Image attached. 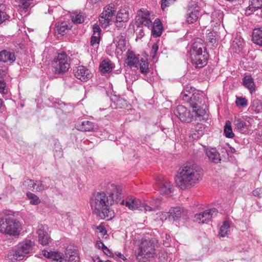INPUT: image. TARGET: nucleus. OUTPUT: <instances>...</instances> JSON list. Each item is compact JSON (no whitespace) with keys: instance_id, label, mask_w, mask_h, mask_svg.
Instances as JSON below:
<instances>
[{"instance_id":"obj_19","label":"nucleus","mask_w":262,"mask_h":262,"mask_svg":"<svg viewBox=\"0 0 262 262\" xmlns=\"http://www.w3.org/2000/svg\"><path fill=\"white\" fill-rule=\"evenodd\" d=\"M159 187V191L162 194H169L173 191L172 184L165 180H159L157 182Z\"/></svg>"},{"instance_id":"obj_31","label":"nucleus","mask_w":262,"mask_h":262,"mask_svg":"<svg viewBox=\"0 0 262 262\" xmlns=\"http://www.w3.org/2000/svg\"><path fill=\"white\" fill-rule=\"evenodd\" d=\"M53 152L55 158H60L63 156L62 146L58 139L54 140Z\"/></svg>"},{"instance_id":"obj_27","label":"nucleus","mask_w":262,"mask_h":262,"mask_svg":"<svg viewBox=\"0 0 262 262\" xmlns=\"http://www.w3.org/2000/svg\"><path fill=\"white\" fill-rule=\"evenodd\" d=\"M252 40L254 43L262 46V29L259 28L253 30Z\"/></svg>"},{"instance_id":"obj_9","label":"nucleus","mask_w":262,"mask_h":262,"mask_svg":"<svg viewBox=\"0 0 262 262\" xmlns=\"http://www.w3.org/2000/svg\"><path fill=\"white\" fill-rule=\"evenodd\" d=\"M155 254L154 244L149 240L142 241L138 250L137 257L150 258Z\"/></svg>"},{"instance_id":"obj_13","label":"nucleus","mask_w":262,"mask_h":262,"mask_svg":"<svg viewBox=\"0 0 262 262\" xmlns=\"http://www.w3.org/2000/svg\"><path fill=\"white\" fill-rule=\"evenodd\" d=\"M112 191L108 194L110 201H113L112 205L118 203L121 200L122 188L121 186L112 184L111 185Z\"/></svg>"},{"instance_id":"obj_43","label":"nucleus","mask_w":262,"mask_h":262,"mask_svg":"<svg viewBox=\"0 0 262 262\" xmlns=\"http://www.w3.org/2000/svg\"><path fill=\"white\" fill-rule=\"evenodd\" d=\"M235 104L237 107L244 108L248 105V101L245 97L242 96H236Z\"/></svg>"},{"instance_id":"obj_4","label":"nucleus","mask_w":262,"mask_h":262,"mask_svg":"<svg viewBox=\"0 0 262 262\" xmlns=\"http://www.w3.org/2000/svg\"><path fill=\"white\" fill-rule=\"evenodd\" d=\"M191 62L196 68H201L207 63L209 55L201 38H196L194 40L190 50Z\"/></svg>"},{"instance_id":"obj_55","label":"nucleus","mask_w":262,"mask_h":262,"mask_svg":"<svg viewBox=\"0 0 262 262\" xmlns=\"http://www.w3.org/2000/svg\"><path fill=\"white\" fill-rule=\"evenodd\" d=\"M128 10H129V9L127 7L122 8L121 9H120V10L117 13L116 16H121L124 15H129V13Z\"/></svg>"},{"instance_id":"obj_37","label":"nucleus","mask_w":262,"mask_h":262,"mask_svg":"<svg viewBox=\"0 0 262 262\" xmlns=\"http://www.w3.org/2000/svg\"><path fill=\"white\" fill-rule=\"evenodd\" d=\"M139 66L140 68V71L142 74L146 75L149 72V62H148V60L147 59H144L143 58L140 59Z\"/></svg>"},{"instance_id":"obj_28","label":"nucleus","mask_w":262,"mask_h":262,"mask_svg":"<svg viewBox=\"0 0 262 262\" xmlns=\"http://www.w3.org/2000/svg\"><path fill=\"white\" fill-rule=\"evenodd\" d=\"M243 83L246 88L249 90L251 93L255 91V85L253 78L251 75L245 76L243 78Z\"/></svg>"},{"instance_id":"obj_56","label":"nucleus","mask_w":262,"mask_h":262,"mask_svg":"<svg viewBox=\"0 0 262 262\" xmlns=\"http://www.w3.org/2000/svg\"><path fill=\"white\" fill-rule=\"evenodd\" d=\"M155 209H156L155 207L152 208V207L147 205L144 202H143L140 210L142 211H144L145 212H146L147 211H151L155 210Z\"/></svg>"},{"instance_id":"obj_35","label":"nucleus","mask_w":262,"mask_h":262,"mask_svg":"<svg viewBox=\"0 0 262 262\" xmlns=\"http://www.w3.org/2000/svg\"><path fill=\"white\" fill-rule=\"evenodd\" d=\"M219 35L215 31H210L206 35V39L209 42L212 43L213 47H216L217 45L219 39Z\"/></svg>"},{"instance_id":"obj_44","label":"nucleus","mask_w":262,"mask_h":262,"mask_svg":"<svg viewBox=\"0 0 262 262\" xmlns=\"http://www.w3.org/2000/svg\"><path fill=\"white\" fill-rule=\"evenodd\" d=\"M113 18V23H114L116 26L118 28L123 27V23L128 20V17H111Z\"/></svg>"},{"instance_id":"obj_7","label":"nucleus","mask_w":262,"mask_h":262,"mask_svg":"<svg viewBox=\"0 0 262 262\" xmlns=\"http://www.w3.org/2000/svg\"><path fill=\"white\" fill-rule=\"evenodd\" d=\"M52 65L56 74H63L70 68V58L65 52L58 53L53 59Z\"/></svg>"},{"instance_id":"obj_30","label":"nucleus","mask_w":262,"mask_h":262,"mask_svg":"<svg viewBox=\"0 0 262 262\" xmlns=\"http://www.w3.org/2000/svg\"><path fill=\"white\" fill-rule=\"evenodd\" d=\"M200 121L195 122L196 125L194 127L192 128L193 135L196 136V138H200L202 137L205 133V125L201 123H199Z\"/></svg>"},{"instance_id":"obj_53","label":"nucleus","mask_w":262,"mask_h":262,"mask_svg":"<svg viewBox=\"0 0 262 262\" xmlns=\"http://www.w3.org/2000/svg\"><path fill=\"white\" fill-rule=\"evenodd\" d=\"M198 18L199 17H186L185 21L183 22V26H186L188 25L195 23Z\"/></svg>"},{"instance_id":"obj_47","label":"nucleus","mask_w":262,"mask_h":262,"mask_svg":"<svg viewBox=\"0 0 262 262\" xmlns=\"http://www.w3.org/2000/svg\"><path fill=\"white\" fill-rule=\"evenodd\" d=\"M100 35H92L91 37L90 44L93 47H96L97 48L100 41Z\"/></svg>"},{"instance_id":"obj_10","label":"nucleus","mask_w":262,"mask_h":262,"mask_svg":"<svg viewBox=\"0 0 262 262\" xmlns=\"http://www.w3.org/2000/svg\"><path fill=\"white\" fill-rule=\"evenodd\" d=\"M218 210L215 208L206 210L203 212L196 214L194 216V221L198 223H207L211 218L217 215Z\"/></svg>"},{"instance_id":"obj_60","label":"nucleus","mask_w":262,"mask_h":262,"mask_svg":"<svg viewBox=\"0 0 262 262\" xmlns=\"http://www.w3.org/2000/svg\"><path fill=\"white\" fill-rule=\"evenodd\" d=\"M149 15L148 11L146 9H141L137 12L136 16H148Z\"/></svg>"},{"instance_id":"obj_20","label":"nucleus","mask_w":262,"mask_h":262,"mask_svg":"<svg viewBox=\"0 0 262 262\" xmlns=\"http://www.w3.org/2000/svg\"><path fill=\"white\" fill-rule=\"evenodd\" d=\"M16 60L14 53L7 50L0 51V61L4 63H13Z\"/></svg>"},{"instance_id":"obj_38","label":"nucleus","mask_w":262,"mask_h":262,"mask_svg":"<svg viewBox=\"0 0 262 262\" xmlns=\"http://www.w3.org/2000/svg\"><path fill=\"white\" fill-rule=\"evenodd\" d=\"M230 228L229 222L227 221H225L223 222V225L220 227V231L219 232V235L220 237H225L229 234Z\"/></svg>"},{"instance_id":"obj_63","label":"nucleus","mask_w":262,"mask_h":262,"mask_svg":"<svg viewBox=\"0 0 262 262\" xmlns=\"http://www.w3.org/2000/svg\"><path fill=\"white\" fill-rule=\"evenodd\" d=\"M252 193L255 196L261 198V194H262V188H257L254 189L253 190Z\"/></svg>"},{"instance_id":"obj_45","label":"nucleus","mask_w":262,"mask_h":262,"mask_svg":"<svg viewBox=\"0 0 262 262\" xmlns=\"http://www.w3.org/2000/svg\"><path fill=\"white\" fill-rule=\"evenodd\" d=\"M99 21L102 27L106 28L107 26L111 25L113 23V18L111 17H99Z\"/></svg>"},{"instance_id":"obj_42","label":"nucleus","mask_w":262,"mask_h":262,"mask_svg":"<svg viewBox=\"0 0 262 262\" xmlns=\"http://www.w3.org/2000/svg\"><path fill=\"white\" fill-rule=\"evenodd\" d=\"M116 50H120L121 52L125 51L126 50V39L123 36H121L116 45Z\"/></svg>"},{"instance_id":"obj_11","label":"nucleus","mask_w":262,"mask_h":262,"mask_svg":"<svg viewBox=\"0 0 262 262\" xmlns=\"http://www.w3.org/2000/svg\"><path fill=\"white\" fill-rule=\"evenodd\" d=\"M73 72L75 77L81 81H87L93 76L91 71L83 66L73 67Z\"/></svg>"},{"instance_id":"obj_12","label":"nucleus","mask_w":262,"mask_h":262,"mask_svg":"<svg viewBox=\"0 0 262 262\" xmlns=\"http://www.w3.org/2000/svg\"><path fill=\"white\" fill-rule=\"evenodd\" d=\"M43 255L55 262H67L68 256L58 251H42Z\"/></svg>"},{"instance_id":"obj_58","label":"nucleus","mask_w":262,"mask_h":262,"mask_svg":"<svg viewBox=\"0 0 262 262\" xmlns=\"http://www.w3.org/2000/svg\"><path fill=\"white\" fill-rule=\"evenodd\" d=\"M101 32V29L99 25L96 23L93 26V35H100V33Z\"/></svg>"},{"instance_id":"obj_5","label":"nucleus","mask_w":262,"mask_h":262,"mask_svg":"<svg viewBox=\"0 0 262 262\" xmlns=\"http://www.w3.org/2000/svg\"><path fill=\"white\" fill-rule=\"evenodd\" d=\"M32 246L33 243L30 240L20 243L14 249L9 251L7 257L11 260H23L29 254Z\"/></svg>"},{"instance_id":"obj_61","label":"nucleus","mask_w":262,"mask_h":262,"mask_svg":"<svg viewBox=\"0 0 262 262\" xmlns=\"http://www.w3.org/2000/svg\"><path fill=\"white\" fill-rule=\"evenodd\" d=\"M70 15L72 16H83L84 14L80 10H75L70 11Z\"/></svg>"},{"instance_id":"obj_3","label":"nucleus","mask_w":262,"mask_h":262,"mask_svg":"<svg viewBox=\"0 0 262 262\" xmlns=\"http://www.w3.org/2000/svg\"><path fill=\"white\" fill-rule=\"evenodd\" d=\"M191 89V86H187L181 92V97L184 101L189 103L193 113L195 114V117L204 118L207 120L208 115L205 98L199 92H191L190 91Z\"/></svg>"},{"instance_id":"obj_50","label":"nucleus","mask_w":262,"mask_h":262,"mask_svg":"<svg viewBox=\"0 0 262 262\" xmlns=\"http://www.w3.org/2000/svg\"><path fill=\"white\" fill-rule=\"evenodd\" d=\"M99 244H101L102 251L105 255L111 257H114L113 253L102 242H100Z\"/></svg>"},{"instance_id":"obj_18","label":"nucleus","mask_w":262,"mask_h":262,"mask_svg":"<svg viewBox=\"0 0 262 262\" xmlns=\"http://www.w3.org/2000/svg\"><path fill=\"white\" fill-rule=\"evenodd\" d=\"M111 106L114 109L122 108L127 106V101L120 96L114 95L111 98Z\"/></svg>"},{"instance_id":"obj_17","label":"nucleus","mask_w":262,"mask_h":262,"mask_svg":"<svg viewBox=\"0 0 262 262\" xmlns=\"http://www.w3.org/2000/svg\"><path fill=\"white\" fill-rule=\"evenodd\" d=\"M140 55H136L135 53L128 50L127 52V59L126 62L130 68H138L139 63L140 61L139 59Z\"/></svg>"},{"instance_id":"obj_54","label":"nucleus","mask_w":262,"mask_h":262,"mask_svg":"<svg viewBox=\"0 0 262 262\" xmlns=\"http://www.w3.org/2000/svg\"><path fill=\"white\" fill-rule=\"evenodd\" d=\"M175 0H162L161 8L163 10H165L167 7L174 3Z\"/></svg>"},{"instance_id":"obj_29","label":"nucleus","mask_w":262,"mask_h":262,"mask_svg":"<svg viewBox=\"0 0 262 262\" xmlns=\"http://www.w3.org/2000/svg\"><path fill=\"white\" fill-rule=\"evenodd\" d=\"M117 12V8L114 4H110L106 5L102 13V16H114Z\"/></svg>"},{"instance_id":"obj_14","label":"nucleus","mask_w":262,"mask_h":262,"mask_svg":"<svg viewBox=\"0 0 262 262\" xmlns=\"http://www.w3.org/2000/svg\"><path fill=\"white\" fill-rule=\"evenodd\" d=\"M151 34L154 38L160 37L164 31L163 25L160 19L157 17L153 23L151 27Z\"/></svg>"},{"instance_id":"obj_64","label":"nucleus","mask_w":262,"mask_h":262,"mask_svg":"<svg viewBox=\"0 0 262 262\" xmlns=\"http://www.w3.org/2000/svg\"><path fill=\"white\" fill-rule=\"evenodd\" d=\"M96 228L99 230V232L102 233V235L106 234L107 231L105 227L101 225H100L96 227Z\"/></svg>"},{"instance_id":"obj_16","label":"nucleus","mask_w":262,"mask_h":262,"mask_svg":"<svg viewBox=\"0 0 262 262\" xmlns=\"http://www.w3.org/2000/svg\"><path fill=\"white\" fill-rule=\"evenodd\" d=\"M38 237V241L40 244L46 246L51 242V237L45 229V226L40 225L37 231Z\"/></svg>"},{"instance_id":"obj_6","label":"nucleus","mask_w":262,"mask_h":262,"mask_svg":"<svg viewBox=\"0 0 262 262\" xmlns=\"http://www.w3.org/2000/svg\"><path fill=\"white\" fill-rule=\"evenodd\" d=\"M19 232L20 224L16 219L10 217L0 218V232L16 236Z\"/></svg>"},{"instance_id":"obj_62","label":"nucleus","mask_w":262,"mask_h":262,"mask_svg":"<svg viewBox=\"0 0 262 262\" xmlns=\"http://www.w3.org/2000/svg\"><path fill=\"white\" fill-rule=\"evenodd\" d=\"M72 21L75 24H81L84 22V17H72Z\"/></svg>"},{"instance_id":"obj_2","label":"nucleus","mask_w":262,"mask_h":262,"mask_svg":"<svg viewBox=\"0 0 262 262\" xmlns=\"http://www.w3.org/2000/svg\"><path fill=\"white\" fill-rule=\"evenodd\" d=\"M203 173L199 167L187 163L181 167L176 176L175 182L181 189L191 188L202 179Z\"/></svg>"},{"instance_id":"obj_41","label":"nucleus","mask_w":262,"mask_h":262,"mask_svg":"<svg viewBox=\"0 0 262 262\" xmlns=\"http://www.w3.org/2000/svg\"><path fill=\"white\" fill-rule=\"evenodd\" d=\"M27 198L30 200L31 205H36L40 203L39 198L34 193L31 192H28L26 193Z\"/></svg>"},{"instance_id":"obj_15","label":"nucleus","mask_w":262,"mask_h":262,"mask_svg":"<svg viewBox=\"0 0 262 262\" xmlns=\"http://www.w3.org/2000/svg\"><path fill=\"white\" fill-rule=\"evenodd\" d=\"M77 128L82 132H94L98 129L96 124L89 120L79 122L76 124Z\"/></svg>"},{"instance_id":"obj_46","label":"nucleus","mask_w":262,"mask_h":262,"mask_svg":"<svg viewBox=\"0 0 262 262\" xmlns=\"http://www.w3.org/2000/svg\"><path fill=\"white\" fill-rule=\"evenodd\" d=\"M36 182L32 179H27L25 180L23 183L24 185L27 186V188L31 191H33L36 189Z\"/></svg>"},{"instance_id":"obj_21","label":"nucleus","mask_w":262,"mask_h":262,"mask_svg":"<svg viewBox=\"0 0 262 262\" xmlns=\"http://www.w3.org/2000/svg\"><path fill=\"white\" fill-rule=\"evenodd\" d=\"M205 152L209 160L212 162L216 164L220 162V155L215 148H207Z\"/></svg>"},{"instance_id":"obj_1","label":"nucleus","mask_w":262,"mask_h":262,"mask_svg":"<svg viewBox=\"0 0 262 262\" xmlns=\"http://www.w3.org/2000/svg\"><path fill=\"white\" fill-rule=\"evenodd\" d=\"M113 202L103 191L95 192L90 199L93 214L98 218L106 221H110L115 216L114 211L110 208Z\"/></svg>"},{"instance_id":"obj_51","label":"nucleus","mask_w":262,"mask_h":262,"mask_svg":"<svg viewBox=\"0 0 262 262\" xmlns=\"http://www.w3.org/2000/svg\"><path fill=\"white\" fill-rule=\"evenodd\" d=\"M236 40L233 41V46L234 48L237 47V50L236 51L241 52L243 48V45L244 44V40L242 39V40L239 39L238 42L237 41V39Z\"/></svg>"},{"instance_id":"obj_32","label":"nucleus","mask_w":262,"mask_h":262,"mask_svg":"<svg viewBox=\"0 0 262 262\" xmlns=\"http://www.w3.org/2000/svg\"><path fill=\"white\" fill-rule=\"evenodd\" d=\"M56 107L61 110L62 113L64 114L70 113L73 110V106L70 104L66 103L62 101H58Z\"/></svg>"},{"instance_id":"obj_8","label":"nucleus","mask_w":262,"mask_h":262,"mask_svg":"<svg viewBox=\"0 0 262 262\" xmlns=\"http://www.w3.org/2000/svg\"><path fill=\"white\" fill-rule=\"evenodd\" d=\"M174 114L179 120L185 123H190L192 121H206L204 118H198L195 117V114L191 112L190 110L182 105H178L174 110Z\"/></svg>"},{"instance_id":"obj_26","label":"nucleus","mask_w":262,"mask_h":262,"mask_svg":"<svg viewBox=\"0 0 262 262\" xmlns=\"http://www.w3.org/2000/svg\"><path fill=\"white\" fill-rule=\"evenodd\" d=\"M262 7V1L261 0H252L250 4L246 10V14L250 15L253 13L252 12L258 10Z\"/></svg>"},{"instance_id":"obj_57","label":"nucleus","mask_w":262,"mask_h":262,"mask_svg":"<svg viewBox=\"0 0 262 262\" xmlns=\"http://www.w3.org/2000/svg\"><path fill=\"white\" fill-rule=\"evenodd\" d=\"M67 262H79V257L76 253L71 254L69 256L68 259L67 258Z\"/></svg>"},{"instance_id":"obj_39","label":"nucleus","mask_w":262,"mask_h":262,"mask_svg":"<svg viewBox=\"0 0 262 262\" xmlns=\"http://www.w3.org/2000/svg\"><path fill=\"white\" fill-rule=\"evenodd\" d=\"M200 8L196 5L189 6L187 11L188 16H198L200 15Z\"/></svg>"},{"instance_id":"obj_40","label":"nucleus","mask_w":262,"mask_h":262,"mask_svg":"<svg viewBox=\"0 0 262 262\" xmlns=\"http://www.w3.org/2000/svg\"><path fill=\"white\" fill-rule=\"evenodd\" d=\"M234 123L235 128L238 130L243 131L244 129H247V123L242 118H235Z\"/></svg>"},{"instance_id":"obj_34","label":"nucleus","mask_w":262,"mask_h":262,"mask_svg":"<svg viewBox=\"0 0 262 262\" xmlns=\"http://www.w3.org/2000/svg\"><path fill=\"white\" fill-rule=\"evenodd\" d=\"M169 217H171L174 221H178L182 215V209L180 207L171 208L169 211Z\"/></svg>"},{"instance_id":"obj_48","label":"nucleus","mask_w":262,"mask_h":262,"mask_svg":"<svg viewBox=\"0 0 262 262\" xmlns=\"http://www.w3.org/2000/svg\"><path fill=\"white\" fill-rule=\"evenodd\" d=\"M36 190L37 191H42L44 190H46L49 188L45 182L42 181H36Z\"/></svg>"},{"instance_id":"obj_52","label":"nucleus","mask_w":262,"mask_h":262,"mask_svg":"<svg viewBox=\"0 0 262 262\" xmlns=\"http://www.w3.org/2000/svg\"><path fill=\"white\" fill-rule=\"evenodd\" d=\"M0 93L6 95L8 93V89L6 88V83L4 80L0 79Z\"/></svg>"},{"instance_id":"obj_25","label":"nucleus","mask_w":262,"mask_h":262,"mask_svg":"<svg viewBox=\"0 0 262 262\" xmlns=\"http://www.w3.org/2000/svg\"><path fill=\"white\" fill-rule=\"evenodd\" d=\"M115 66L113 63L108 59L103 60L99 65V69L103 73H111Z\"/></svg>"},{"instance_id":"obj_33","label":"nucleus","mask_w":262,"mask_h":262,"mask_svg":"<svg viewBox=\"0 0 262 262\" xmlns=\"http://www.w3.org/2000/svg\"><path fill=\"white\" fill-rule=\"evenodd\" d=\"M150 18L151 17H139L138 20L136 21V26L138 28L145 26L149 29L152 25V21Z\"/></svg>"},{"instance_id":"obj_23","label":"nucleus","mask_w":262,"mask_h":262,"mask_svg":"<svg viewBox=\"0 0 262 262\" xmlns=\"http://www.w3.org/2000/svg\"><path fill=\"white\" fill-rule=\"evenodd\" d=\"M262 111V101L257 98L253 99L248 109L251 114H257Z\"/></svg>"},{"instance_id":"obj_59","label":"nucleus","mask_w":262,"mask_h":262,"mask_svg":"<svg viewBox=\"0 0 262 262\" xmlns=\"http://www.w3.org/2000/svg\"><path fill=\"white\" fill-rule=\"evenodd\" d=\"M159 50V46L157 43H154L151 48V55L154 58L156 57L157 55V52Z\"/></svg>"},{"instance_id":"obj_49","label":"nucleus","mask_w":262,"mask_h":262,"mask_svg":"<svg viewBox=\"0 0 262 262\" xmlns=\"http://www.w3.org/2000/svg\"><path fill=\"white\" fill-rule=\"evenodd\" d=\"M211 20V25L212 27H217L220 26L221 23L223 21V17H212Z\"/></svg>"},{"instance_id":"obj_36","label":"nucleus","mask_w":262,"mask_h":262,"mask_svg":"<svg viewBox=\"0 0 262 262\" xmlns=\"http://www.w3.org/2000/svg\"><path fill=\"white\" fill-rule=\"evenodd\" d=\"M224 134L228 138H233L235 136L232 130L231 123L229 120L226 121L224 128Z\"/></svg>"},{"instance_id":"obj_22","label":"nucleus","mask_w":262,"mask_h":262,"mask_svg":"<svg viewBox=\"0 0 262 262\" xmlns=\"http://www.w3.org/2000/svg\"><path fill=\"white\" fill-rule=\"evenodd\" d=\"M142 203L139 199L133 198V196L128 198V200L125 201V206L129 209L134 210H141Z\"/></svg>"},{"instance_id":"obj_24","label":"nucleus","mask_w":262,"mask_h":262,"mask_svg":"<svg viewBox=\"0 0 262 262\" xmlns=\"http://www.w3.org/2000/svg\"><path fill=\"white\" fill-rule=\"evenodd\" d=\"M71 27L69 26L68 22L60 21L56 23L55 31L58 34L63 36Z\"/></svg>"}]
</instances>
